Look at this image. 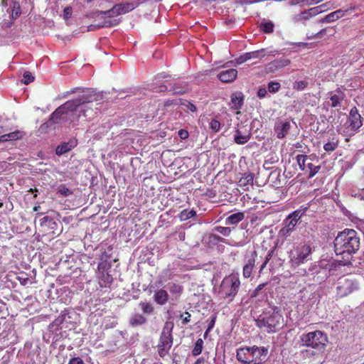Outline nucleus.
Here are the masks:
<instances>
[{"label":"nucleus","instance_id":"37998d69","mask_svg":"<svg viewBox=\"0 0 364 364\" xmlns=\"http://www.w3.org/2000/svg\"><path fill=\"white\" fill-rule=\"evenodd\" d=\"M58 193L63 196H68L73 193V192L64 184H61L58 186Z\"/></svg>","mask_w":364,"mask_h":364},{"label":"nucleus","instance_id":"13d9d810","mask_svg":"<svg viewBox=\"0 0 364 364\" xmlns=\"http://www.w3.org/2000/svg\"><path fill=\"white\" fill-rule=\"evenodd\" d=\"M355 196L360 200H364V188L359 190L358 193L355 194Z\"/></svg>","mask_w":364,"mask_h":364},{"label":"nucleus","instance_id":"a19ab883","mask_svg":"<svg viewBox=\"0 0 364 364\" xmlns=\"http://www.w3.org/2000/svg\"><path fill=\"white\" fill-rule=\"evenodd\" d=\"M274 250H275V248H273V249H271L268 252L267 255L265 257L264 262H263V264L260 267L259 272H261L266 267V266L268 264V262L272 258V257L274 255Z\"/></svg>","mask_w":364,"mask_h":364},{"label":"nucleus","instance_id":"f8f14e48","mask_svg":"<svg viewBox=\"0 0 364 364\" xmlns=\"http://www.w3.org/2000/svg\"><path fill=\"white\" fill-rule=\"evenodd\" d=\"M308 205H301L299 208L291 213L283 221V225L287 226L291 230H294L297 223L301 220V218L306 215L309 210Z\"/></svg>","mask_w":364,"mask_h":364},{"label":"nucleus","instance_id":"0e129e2a","mask_svg":"<svg viewBox=\"0 0 364 364\" xmlns=\"http://www.w3.org/2000/svg\"><path fill=\"white\" fill-rule=\"evenodd\" d=\"M28 192L31 193H34V198L37 197V193H38V189L37 188H30L28 190Z\"/></svg>","mask_w":364,"mask_h":364},{"label":"nucleus","instance_id":"79ce46f5","mask_svg":"<svg viewBox=\"0 0 364 364\" xmlns=\"http://www.w3.org/2000/svg\"><path fill=\"white\" fill-rule=\"evenodd\" d=\"M293 230H291L287 226L283 225V227L279 231V236L282 238H287L290 236Z\"/></svg>","mask_w":364,"mask_h":364},{"label":"nucleus","instance_id":"473e14b6","mask_svg":"<svg viewBox=\"0 0 364 364\" xmlns=\"http://www.w3.org/2000/svg\"><path fill=\"white\" fill-rule=\"evenodd\" d=\"M291 63V60L288 58H280L272 61L270 65L276 69H281L285 66L289 65Z\"/></svg>","mask_w":364,"mask_h":364},{"label":"nucleus","instance_id":"c85d7f7f","mask_svg":"<svg viewBox=\"0 0 364 364\" xmlns=\"http://www.w3.org/2000/svg\"><path fill=\"white\" fill-rule=\"evenodd\" d=\"M245 218V213L242 212H238L229 215L225 219L226 225H236L243 220Z\"/></svg>","mask_w":364,"mask_h":364},{"label":"nucleus","instance_id":"8fccbe9b","mask_svg":"<svg viewBox=\"0 0 364 364\" xmlns=\"http://www.w3.org/2000/svg\"><path fill=\"white\" fill-rule=\"evenodd\" d=\"M181 104L185 106L187 109H188L191 112H195L197 111V108L195 105L192 102L186 101L185 102H181Z\"/></svg>","mask_w":364,"mask_h":364},{"label":"nucleus","instance_id":"412c9836","mask_svg":"<svg viewBox=\"0 0 364 364\" xmlns=\"http://www.w3.org/2000/svg\"><path fill=\"white\" fill-rule=\"evenodd\" d=\"M255 175L252 173H245L238 181V185L244 191H248L250 186H253Z\"/></svg>","mask_w":364,"mask_h":364},{"label":"nucleus","instance_id":"864d4df0","mask_svg":"<svg viewBox=\"0 0 364 364\" xmlns=\"http://www.w3.org/2000/svg\"><path fill=\"white\" fill-rule=\"evenodd\" d=\"M68 364H84L82 358L80 357L73 358L69 360Z\"/></svg>","mask_w":364,"mask_h":364},{"label":"nucleus","instance_id":"4c0bfd02","mask_svg":"<svg viewBox=\"0 0 364 364\" xmlns=\"http://www.w3.org/2000/svg\"><path fill=\"white\" fill-rule=\"evenodd\" d=\"M196 215V212L193 210H183L180 213L181 220H186L188 219L194 218Z\"/></svg>","mask_w":364,"mask_h":364},{"label":"nucleus","instance_id":"49530a36","mask_svg":"<svg viewBox=\"0 0 364 364\" xmlns=\"http://www.w3.org/2000/svg\"><path fill=\"white\" fill-rule=\"evenodd\" d=\"M280 83L278 82H270L268 83V90L269 92L275 93L279 90Z\"/></svg>","mask_w":364,"mask_h":364},{"label":"nucleus","instance_id":"58836bf2","mask_svg":"<svg viewBox=\"0 0 364 364\" xmlns=\"http://www.w3.org/2000/svg\"><path fill=\"white\" fill-rule=\"evenodd\" d=\"M139 306L144 314H151L154 311L153 306L149 302H141Z\"/></svg>","mask_w":364,"mask_h":364},{"label":"nucleus","instance_id":"4be33fe9","mask_svg":"<svg viewBox=\"0 0 364 364\" xmlns=\"http://www.w3.org/2000/svg\"><path fill=\"white\" fill-rule=\"evenodd\" d=\"M153 298L157 304L163 306L168 302L169 299V294L166 290L159 289L154 291Z\"/></svg>","mask_w":364,"mask_h":364},{"label":"nucleus","instance_id":"7c9ffc66","mask_svg":"<svg viewBox=\"0 0 364 364\" xmlns=\"http://www.w3.org/2000/svg\"><path fill=\"white\" fill-rule=\"evenodd\" d=\"M243 105V97L241 95H231V106L235 109H239Z\"/></svg>","mask_w":364,"mask_h":364},{"label":"nucleus","instance_id":"72a5a7b5","mask_svg":"<svg viewBox=\"0 0 364 364\" xmlns=\"http://www.w3.org/2000/svg\"><path fill=\"white\" fill-rule=\"evenodd\" d=\"M260 29L264 33H272L274 32V24L271 21L262 22L260 25Z\"/></svg>","mask_w":364,"mask_h":364},{"label":"nucleus","instance_id":"ea45409f","mask_svg":"<svg viewBox=\"0 0 364 364\" xmlns=\"http://www.w3.org/2000/svg\"><path fill=\"white\" fill-rule=\"evenodd\" d=\"M21 14V9L20 4L18 2H14L13 4L12 11H11V18L13 19H16L18 16H20Z\"/></svg>","mask_w":364,"mask_h":364},{"label":"nucleus","instance_id":"1a4fd4ad","mask_svg":"<svg viewBox=\"0 0 364 364\" xmlns=\"http://www.w3.org/2000/svg\"><path fill=\"white\" fill-rule=\"evenodd\" d=\"M297 164L301 171L309 173V178L314 177L320 170V165H314L310 156L299 154L296 156Z\"/></svg>","mask_w":364,"mask_h":364},{"label":"nucleus","instance_id":"774afa93","mask_svg":"<svg viewBox=\"0 0 364 364\" xmlns=\"http://www.w3.org/2000/svg\"><path fill=\"white\" fill-rule=\"evenodd\" d=\"M168 87L166 85H162L160 87V91H166L167 90Z\"/></svg>","mask_w":364,"mask_h":364},{"label":"nucleus","instance_id":"2f4dec72","mask_svg":"<svg viewBox=\"0 0 364 364\" xmlns=\"http://www.w3.org/2000/svg\"><path fill=\"white\" fill-rule=\"evenodd\" d=\"M250 139V134L242 135L241 132L237 129L234 135V139L237 144H245Z\"/></svg>","mask_w":364,"mask_h":364},{"label":"nucleus","instance_id":"603ef678","mask_svg":"<svg viewBox=\"0 0 364 364\" xmlns=\"http://www.w3.org/2000/svg\"><path fill=\"white\" fill-rule=\"evenodd\" d=\"M178 136L181 139H186L189 136V134L188 132V131L185 130V129H180L178 132Z\"/></svg>","mask_w":364,"mask_h":364},{"label":"nucleus","instance_id":"5fc2aeb1","mask_svg":"<svg viewBox=\"0 0 364 364\" xmlns=\"http://www.w3.org/2000/svg\"><path fill=\"white\" fill-rule=\"evenodd\" d=\"M267 90L265 87H260L259 88V90H257V96L259 98H264L266 95H267Z\"/></svg>","mask_w":364,"mask_h":364},{"label":"nucleus","instance_id":"680f3d73","mask_svg":"<svg viewBox=\"0 0 364 364\" xmlns=\"http://www.w3.org/2000/svg\"><path fill=\"white\" fill-rule=\"evenodd\" d=\"M65 319V317L63 316H59L55 320V323L58 325L63 323V320Z\"/></svg>","mask_w":364,"mask_h":364},{"label":"nucleus","instance_id":"f03ea898","mask_svg":"<svg viewBox=\"0 0 364 364\" xmlns=\"http://www.w3.org/2000/svg\"><path fill=\"white\" fill-rule=\"evenodd\" d=\"M334 250L338 255H352L355 253L360 247V239L357 232L353 229H345L340 232L334 241Z\"/></svg>","mask_w":364,"mask_h":364},{"label":"nucleus","instance_id":"6e6552de","mask_svg":"<svg viewBox=\"0 0 364 364\" xmlns=\"http://www.w3.org/2000/svg\"><path fill=\"white\" fill-rule=\"evenodd\" d=\"M173 323L166 322L161 333L156 348L158 355L161 358H164L169 354L170 350L173 346Z\"/></svg>","mask_w":364,"mask_h":364},{"label":"nucleus","instance_id":"a878e982","mask_svg":"<svg viewBox=\"0 0 364 364\" xmlns=\"http://www.w3.org/2000/svg\"><path fill=\"white\" fill-rule=\"evenodd\" d=\"M65 114L61 106L58 107L51 114L50 119L45 123L46 127H50L55 123L56 120L60 119L63 114Z\"/></svg>","mask_w":364,"mask_h":364},{"label":"nucleus","instance_id":"ddd939ff","mask_svg":"<svg viewBox=\"0 0 364 364\" xmlns=\"http://www.w3.org/2000/svg\"><path fill=\"white\" fill-rule=\"evenodd\" d=\"M347 123L350 134H354L363 125V118L356 107H353L350 110Z\"/></svg>","mask_w":364,"mask_h":364},{"label":"nucleus","instance_id":"20e7f679","mask_svg":"<svg viewBox=\"0 0 364 364\" xmlns=\"http://www.w3.org/2000/svg\"><path fill=\"white\" fill-rule=\"evenodd\" d=\"M268 350L264 347L244 346L236 350V358L242 364H260L266 357Z\"/></svg>","mask_w":364,"mask_h":364},{"label":"nucleus","instance_id":"6ab92c4d","mask_svg":"<svg viewBox=\"0 0 364 364\" xmlns=\"http://www.w3.org/2000/svg\"><path fill=\"white\" fill-rule=\"evenodd\" d=\"M237 76V71L233 68L222 71L218 75V79L221 82L225 83L233 82L236 79Z\"/></svg>","mask_w":364,"mask_h":364},{"label":"nucleus","instance_id":"39448f33","mask_svg":"<svg viewBox=\"0 0 364 364\" xmlns=\"http://www.w3.org/2000/svg\"><path fill=\"white\" fill-rule=\"evenodd\" d=\"M328 343L327 334L319 330L302 333L298 341V345L300 348H310L319 352L325 350Z\"/></svg>","mask_w":364,"mask_h":364},{"label":"nucleus","instance_id":"e2e57ef3","mask_svg":"<svg viewBox=\"0 0 364 364\" xmlns=\"http://www.w3.org/2000/svg\"><path fill=\"white\" fill-rule=\"evenodd\" d=\"M243 55L245 58L246 61H247V60L252 59V55H254V53H252V52H250V53H246Z\"/></svg>","mask_w":364,"mask_h":364},{"label":"nucleus","instance_id":"4d7b16f0","mask_svg":"<svg viewBox=\"0 0 364 364\" xmlns=\"http://www.w3.org/2000/svg\"><path fill=\"white\" fill-rule=\"evenodd\" d=\"M216 317L213 316L210 321L209 322L208 326V331H210L215 325Z\"/></svg>","mask_w":364,"mask_h":364},{"label":"nucleus","instance_id":"338daca9","mask_svg":"<svg viewBox=\"0 0 364 364\" xmlns=\"http://www.w3.org/2000/svg\"><path fill=\"white\" fill-rule=\"evenodd\" d=\"M41 207L40 205H35L33 208V210L34 212H37L40 210Z\"/></svg>","mask_w":364,"mask_h":364},{"label":"nucleus","instance_id":"dca6fc26","mask_svg":"<svg viewBox=\"0 0 364 364\" xmlns=\"http://www.w3.org/2000/svg\"><path fill=\"white\" fill-rule=\"evenodd\" d=\"M328 101L327 103L332 108L341 107L342 106L343 101L346 97V95L341 88H337L333 91H331L328 93Z\"/></svg>","mask_w":364,"mask_h":364},{"label":"nucleus","instance_id":"b1692460","mask_svg":"<svg viewBox=\"0 0 364 364\" xmlns=\"http://www.w3.org/2000/svg\"><path fill=\"white\" fill-rule=\"evenodd\" d=\"M24 136V132L20 130H16L14 132L3 134L0 136V142H6L10 141L18 140Z\"/></svg>","mask_w":364,"mask_h":364},{"label":"nucleus","instance_id":"de8ad7c7","mask_svg":"<svg viewBox=\"0 0 364 364\" xmlns=\"http://www.w3.org/2000/svg\"><path fill=\"white\" fill-rule=\"evenodd\" d=\"M338 147V143L333 141H328L323 145V149L326 151H333Z\"/></svg>","mask_w":364,"mask_h":364},{"label":"nucleus","instance_id":"aec40b11","mask_svg":"<svg viewBox=\"0 0 364 364\" xmlns=\"http://www.w3.org/2000/svg\"><path fill=\"white\" fill-rule=\"evenodd\" d=\"M167 288L173 299L178 300L183 292V287L177 282H169Z\"/></svg>","mask_w":364,"mask_h":364},{"label":"nucleus","instance_id":"3c124183","mask_svg":"<svg viewBox=\"0 0 364 364\" xmlns=\"http://www.w3.org/2000/svg\"><path fill=\"white\" fill-rule=\"evenodd\" d=\"M191 315L189 312L185 311L183 314L181 315V318L182 319L183 324H187L191 321Z\"/></svg>","mask_w":364,"mask_h":364},{"label":"nucleus","instance_id":"0eeeda50","mask_svg":"<svg viewBox=\"0 0 364 364\" xmlns=\"http://www.w3.org/2000/svg\"><path fill=\"white\" fill-rule=\"evenodd\" d=\"M314 247L310 243H299L289 252V263L291 268L296 269L312 260Z\"/></svg>","mask_w":364,"mask_h":364},{"label":"nucleus","instance_id":"cd10ccee","mask_svg":"<svg viewBox=\"0 0 364 364\" xmlns=\"http://www.w3.org/2000/svg\"><path fill=\"white\" fill-rule=\"evenodd\" d=\"M188 85L186 82L176 83L168 90L173 95H183L188 91Z\"/></svg>","mask_w":364,"mask_h":364},{"label":"nucleus","instance_id":"9b49d317","mask_svg":"<svg viewBox=\"0 0 364 364\" xmlns=\"http://www.w3.org/2000/svg\"><path fill=\"white\" fill-rule=\"evenodd\" d=\"M137 5L134 3L126 2L122 4H115L111 9L107 11H98L97 14L107 15L108 17H113L114 16H119L125 14L132 10H134Z\"/></svg>","mask_w":364,"mask_h":364},{"label":"nucleus","instance_id":"393cba45","mask_svg":"<svg viewBox=\"0 0 364 364\" xmlns=\"http://www.w3.org/2000/svg\"><path fill=\"white\" fill-rule=\"evenodd\" d=\"M146 318L141 314H133L129 321V323L132 327L141 326L146 323Z\"/></svg>","mask_w":364,"mask_h":364},{"label":"nucleus","instance_id":"5701e85b","mask_svg":"<svg viewBox=\"0 0 364 364\" xmlns=\"http://www.w3.org/2000/svg\"><path fill=\"white\" fill-rule=\"evenodd\" d=\"M77 143L74 141H70L68 142H63L60 144H59L56 149L55 153L58 156H61L64 154L68 153V151H71L74 147L76 146Z\"/></svg>","mask_w":364,"mask_h":364},{"label":"nucleus","instance_id":"f257e3e1","mask_svg":"<svg viewBox=\"0 0 364 364\" xmlns=\"http://www.w3.org/2000/svg\"><path fill=\"white\" fill-rule=\"evenodd\" d=\"M100 99V95L92 89H87L82 92L77 97L65 102L63 105H60L65 112L69 111L73 112L79 110L85 118L90 119L94 117L95 114L92 108L88 107L87 105L96 102Z\"/></svg>","mask_w":364,"mask_h":364},{"label":"nucleus","instance_id":"c9c22d12","mask_svg":"<svg viewBox=\"0 0 364 364\" xmlns=\"http://www.w3.org/2000/svg\"><path fill=\"white\" fill-rule=\"evenodd\" d=\"M119 23V21L117 20V19H108V20H105L103 21L102 23L97 24L96 26L97 28H109V27H113V26H115L117 25H118Z\"/></svg>","mask_w":364,"mask_h":364},{"label":"nucleus","instance_id":"09e8293b","mask_svg":"<svg viewBox=\"0 0 364 364\" xmlns=\"http://www.w3.org/2000/svg\"><path fill=\"white\" fill-rule=\"evenodd\" d=\"M210 128L215 132H218L220 129V123L215 119L211 120L210 123Z\"/></svg>","mask_w":364,"mask_h":364},{"label":"nucleus","instance_id":"a18cd8bd","mask_svg":"<svg viewBox=\"0 0 364 364\" xmlns=\"http://www.w3.org/2000/svg\"><path fill=\"white\" fill-rule=\"evenodd\" d=\"M34 77L31 73L26 71L23 75L22 82L25 85H28L34 80Z\"/></svg>","mask_w":364,"mask_h":364},{"label":"nucleus","instance_id":"9d476101","mask_svg":"<svg viewBox=\"0 0 364 364\" xmlns=\"http://www.w3.org/2000/svg\"><path fill=\"white\" fill-rule=\"evenodd\" d=\"M357 289V283L353 279L343 277L338 280L336 294L338 297L342 298L351 294Z\"/></svg>","mask_w":364,"mask_h":364},{"label":"nucleus","instance_id":"c756f323","mask_svg":"<svg viewBox=\"0 0 364 364\" xmlns=\"http://www.w3.org/2000/svg\"><path fill=\"white\" fill-rule=\"evenodd\" d=\"M343 12L341 10H337L336 11L331 12V14L326 15L323 21L326 23H331L335 21L336 20L340 18L343 16Z\"/></svg>","mask_w":364,"mask_h":364},{"label":"nucleus","instance_id":"4468645a","mask_svg":"<svg viewBox=\"0 0 364 364\" xmlns=\"http://www.w3.org/2000/svg\"><path fill=\"white\" fill-rule=\"evenodd\" d=\"M326 10V4H321L318 6L310 8L300 14L295 15L293 20L296 23L307 21L311 18L323 12Z\"/></svg>","mask_w":364,"mask_h":364},{"label":"nucleus","instance_id":"bb28decb","mask_svg":"<svg viewBox=\"0 0 364 364\" xmlns=\"http://www.w3.org/2000/svg\"><path fill=\"white\" fill-rule=\"evenodd\" d=\"M204 349V341L201 338H199L194 343L191 350V355L194 358L198 357Z\"/></svg>","mask_w":364,"mask_h":364},{"label":"nucleus","instance_id":"f3484780","mask_svg":"<svg viewBox=\"0 0 364 364\" xmlns=\"http://www.w3.org/2000/svg\"><path fill=\"white\" fill-rule=\"evenodd\" d=\"M105 267L106 265L103 262L99 263L97 266L100 274L98 276V283L101 288L109 287L113 282L112 276L108 272H106Z\"/></svg>","mask_w":364,"mask_h":364},{"label":"nucleus","instance_id":"2eb2a0df","mask_svg":"<svg viewBox=\"0 0 364 364\" xmlns=\"http://www.w3.org/2000/svg\"><path fill=\"white\" fill-rule=\"evenodd\" d=\"M257 257V252L254 250L250 254L245 256V264L242 269V275L244 278H250L252 275L253 269L255 266L256 259Z\"/></svg>","mask_w":364,"mask_h":364},{"label":"nucleus","instance_id":"e433bc0d","mask_svg":"<svg viewBox=\"0 0 364 364\" xmlns=\"http://www.w3.org/2000/svg\"><path fill=\"white\" fill-rule=\"evenodd\" d=\"M309 86V82L306 80H296L294 82L292 87L297 91L304 90Z\"/></svg>","mask_w":364,"mask_h":364},{"label":"nucleus","instance_id":"a211bd4d","mask_svg":"<svg viewBox=\"0 0 364 364\" xmlns=\"http://www.w3.org/2000/svg\"><path fill=\"white\" fill-rule=\"evenodd\" d=\"M291 129V124L287 120L279 119L275 122L274 131L277 138L284 139L288 134Z\"/></svg>","mask_w":364,"mask_h":364},{"label":"nucleus","instance_id":"bf43d9fd","mask_svg":"<svg viewBox=\"0 0 364 364\" xmlns=\"http://www.w3.org/2000/svg\"><path fill=\"white\" fill-rule=\"evenodd\" d=\"M252 53H254V55H252V59H258V60L261 59L260 51H259V50L253 51V52H252Z\"/></svg>","mask_w":364,"mask_h":364},{"label":"nucleus","instance_id":"c03bdc74","mask_svg":"<svg viewBox=\"0 0 364 364\" xmlns=\"http://www.w3.org/2000/svg\"><path fill=\"white\" fill-rule=\"evenodd\" d=\"M215 230L224 236H229L231 233V228L228 227L217 226Z\"/></svg>","mask_w":364,"mask_h":364},{"label":"nucleus","instance_id":"423d86ee","mask_svg":"<svg viewBox=\"0 0 364 364\" xmlns=\"http://www.w3.org/2000/svg\"><path fill=\"white\" fill-rule=\"evenodd\" d=\"M257 326L268 333H274L284 326V318L278 310L264 311L256 319Z\"/></svg>","mask_w":364,"mask_h":364},{"label":"nucleus","instance_id":"7ed1b4c3","mask_svg":"<svg viewBox=\"0 0 364 364\" xmlns=\"http://www.w3.org/2000/svg\"><path fill=\"white\" fill-rule=\"evenodd\" d=\"M241 282L238 274L225 276L217 291V296L227 303L233 301L240 289Z\"/></svg>","mask_w":364,"mask_h":364},{"label":"nucleus","instance_id":"052dcab7","mask_svg":"<svg viewBox=\"0 0 364 364\" xmlns=\"http://www.w3.org/2000/svg\"><path fill=\"white\" fill-rule=\"evenodd\" d=\"M178 103L176 102V100H166L165 102H164V106L166 107H168V106H171V105H178Z\"/></svg>","mask_w":364,"mask_h":364},{"label":"nucleus","instance_id":"f704fd0d","mask_svg":"<svg viewBox=\"0 0 364 364\" xmlns=\"http://www.w3.org/2000/svg\"><path fill=\"white\" fill-rule=\"evenodd\" d=\"M193 364H211L210 360V353L208 351H205L201 356L196 358Z\"/></svg>","mask_w":364,"mask_h":364},{"label":"nucleus","instance_id":"69168bd1","mask_svg":"<svg viewBox=\"0 0 364 364\" xmlns=\"http://www.w3.org/2000/svg\"><path fill=\"white\" fill-rule=\"evenodd\" d=\"M18 279H19V281H20L21 284H23V285L26 284V283H27V282H28V278H25V279H22V280H21V278H18Z\"/></svg>","mask_w":364,"mask_h":364},{"label":"nucleus","instance_id":"6e6d98bb","mask_svg":"<svg viewBox=\"0 0 364 364\" xmlns=\"http://www.w3.org/2000/svg\"><path fill=\"white\" fill-rule=\"evenodd\" d=\"M246 62L244 55H242L235 59V63L238 65Z\"/></svg>","mask_w":364,"mask_h":364}]
</instances>
